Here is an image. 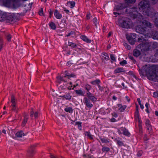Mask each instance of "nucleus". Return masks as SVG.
<instances>
[{"mask_svg": "<svg viewBox=\"0 0 158 158\" xmlns=\"http://www.w3.org/2000/svg\"><path fill=\"white\" fill-rule=\"evenodd\" d=\"M139 72L142 76L146 75L149 80L158 81V75L156 74V68L155 66L149 67L145 65L141 69H139Z\"/></svg>", "mask_w": 158, "mask_h": 158, "instance_id": "f257e3e1", "label": "nucleus"}, {"mask_svg": "<svg viewBox=\"0 0 158 158\" xmlns=\"http://www.w3.org/2000/svg\"><path fill=\"white\" fill-rule=\"evenodd\" d=\"M152 25V24L148 21L144 20L140 23V25L136 27L135 30L137 32L146 35L149 32L147 27L151 28Z\"/></svg>", "mask_w": 158, "mask_h": 158, "instance_id": "f03ea898", "label": "nucleus"}, {"mask_svg": "<svg viewBox=\"0 0 158 158\" xmlns=\"http://www.w3.org/2000/svg\"><path fill=\"white\" fill-rule=\"evenodd\" d=\"M138 6L139 10L144 12L146 10H148L150 6L148 1L144 0L140 2L138 4Z\"/></svg>", "mask_w": 158, "mask_h": 158, "instance_id": "7ed1b4c3", "label": "nucleus"}, {"mask_svg": "<svg viewBox=\"0 0 158 158\" xmlns=\"http://www.w3.org/2000/svg\"><path fill=\"white\" fill-rule=\"evenodd\" d=\"M126 13L129 14L131 16L135 18L137 16V8L134 6L127 7L125 10Z\"/></svg>", "mask_w": 158, "mask_h": 158, "instance_id": "20e7f679", "label": "nucleus"}, {"mask_svg": "<svg viewBox=\"0 0 158 158\" xmlns=\"http://www.w3.org/2000/svg\"><path fill=\"white\" fill-rule=\"evenodd\" d=\"M152 44V42L145 41L137 45V47L138 48H142V50H143L144 51H147L149 50L150 47Z\"/></svg>", "mask_w": 158, "mask_h": 158, "instance_id": "39448f33", "label": "nucleus"}, {"mask_svg": "<svg viewBox=\"0 0 158 158\" xmlns=\"http://www.w3.org/2000/svg\"><path fill=\"white\" fill-rule=\"evenodd\" d=\"M129 19H127L125 20L118 19V23L120 26L123 28H128L130 27Z\"/></svg>", "mask_w": 158, "mask_h": 158, "instance_id": "423d86ee", "label": "nucleus"}, {"mask_svg": "<svg viewBox=\"0 0 158 158\" xmlns=\"http://www.w3.org/2000/svg\"><path fill=\"white\" fill-rule=\"evenodd\" d=\"M143 13L144 14H145L151 18L153 17L156 13H155L154 10L153 8H151L150 6L148 8V10H146Z\"/></svg>", "mask_w": 158, "mask_h": 158, "instance_id": "0eeeda50", "label": "nucleus"}, {"mask_svg": "<svg viewBox=\"0 0 158 158\" xmlns=\"http://www.w3.org/2000/svg\"><path fill=\"white\" fill-rule=\"evenodd\" d=\"M18 14H9L7 16V20L10 22L16 21L18 19L17 15Z\"/></svg>", "mask_w": 158, "mask_h": 158, "instance_id": "6e6552de", "label": "nucleus"}, {"mask_svg": "<svg viewBox=\"0 0 158 158\" xmlns=\"http://www.w3.org/2000/svg\"><path fill=\"white\" fill-rule=\"evenodd\" d=\"M35 146L34 145L31 146L27 150V155L30 157H32L35 153Z\"/></svg>", "mask_w": 158, "mask_h": 158, "instance_id": "1a4fd4ad", "label": "nucleus"}, {"mask_svg": "<svg viewBox=\"0 0 158 158\" xmlns=\"http://www.w3.org/2000/svg\"><path fill=\"white\" fill-rule=\"evenodd\" d=\"M39 112L38 111H36L34 112L33 109L31 108L30 113V116L32 118L33 117L34 115L35 118V119L39 117Z\"/></svg>", "mask_w": 158, "mask_h": 158, "instance_id": "9d476101", "label": "nucleus"}, {"mask_svg": "<svg viewBox=\"0 0 158 158\" xmlns=\"http://www.w3.org/2000/svg\"><path fill=\"white\" fill-rule=\"evenodd\" d=\"M86 106L89 108H90L93 106V105L90 103V100L87 97H85L84 98Z\"/></svg>", "mask_w": 158, "mask_h": 158, "instance_id": "9b49d317", "label": "nucleus"}, {"mask_svg": "<svg viewBox=\"0 0 158 158\" xmlns=\"http://www.w3.org/2000/svg\"><path fill=\"white\" fill-rule=\"evenodd\" d=\"M121 130L123 132L122 133L119 130H118V132L119 134L123 133L124 135L127 136H130V134L125 128L122 127L121 128Z\"/></svg>", "mask_w": 158, "mask_h": 158, "instance_id": "f8f14e48", "label": "nucleus"}, {"mask_svg": "<svg viewBox=\"0 0 158 158\" xmlns=\"http://www.w3.org/2000/svg\"><path fill=\"white\" fill-rule=\"evenodd\" d=\"M126 7V5L124 4H120L115 7V9L116 11L120 10L125 9Z\"/></svg>", "mask_w": 158, "mask_h": 158, "instance_id": "ddd939ff", "label": "nucleus"}, {"mask_svg": "<svg viewBox=\"0 0 158 158\" xmlns=\"http://www.w3.org/2000/svg\"><path fill=\"white\" fill-rule=\"evenodd\" d=\"M102 59L103 61L107 60L109 59L108 54L106 53H104L102 54Z\"/></svg>", "mask_w": 158, "mask_h": 158, "instance_id": "4468645a", "label": "nucleus"}, {"mask_svg": "<svg viewBox=\"0 0 158 158\" xmlns=\"http://www.w3.org/2000/svg\"><path fill=\"white\" fill-rule=\"evenodd\" d=\"M15 135L16 136V137L21 138L25 136V134L23 131H20L16 133Z\"/></svg>", "mask_w": 158, "mask_h": 158, "instance_id": "2eb2a0df", "label": "nucleus"}, {"mask_svg": "<svg viewBox=\"0 0 158 158\" xmlns=\"http://www.w3.org/2000/svg\"><path fill=\"white\" fill-rule=\"evenodd\" d=\"M154 16V22L156 26L158 27V12L156 13Z\"/></svg>", "mask_w": 158, "mask_h": 158, "instance_id": "dca6fc26", "label": "nucleus"}, {"mask_svg": "<svg viewBox=\"0 0 158 158\" xmlns=\"http://www.w3.org/2000/svg\"><path fill=\"white\" fill-rule=\"evenodd\" d=\"M54 15L57 19H60L62 17L61 15L58 12L57 10H55Z\"/></svg>", "mask_w": 158, "mask_h": 158, "instance_id": "f3484780", "label": "nucleus"}, {"mask_svg": "<svg viewBox=\"0 0 158 158\" xmlns=\"http://www.w3.org/2000/svg\"><path fill=\"white\" fill-rule=\"evenodd\" d=\"M126 36L127 39L130 44L131 45L134 44L135 43V40L134 39L130 36H127V35H126Z\"/></svg>", "mask_w": 158, "mask_h": 158, "instance_id": "a211bd4d", "label": "nucleus"}, {"mask_svg": "<svg viewBox=\"0 0 158 158\" xmlns=\"http://www.w3.org/2000/svg\"><path fill=\"white\" fill-rule=\"evenodd\" d=\"M57 78L58 80V82L59 84H61L63 82L65 83L66 82V81L63 79V77L58 76L57 77Z\"/></svg>", "mask_w": 158, "mask_h": 158, "instance_id": "6ab92c4d", "label": "nucleus"}, {"mask_svg": "<svg viewBox=\"0 0 158 158\" xmlns=\"http://www.w3.org/2000/svg\"><path fill=\"white\" fill-rule=\"evenodd\" d=\"M16 0H3L4 4L5 6L10 5L11 2H14Z\"/></svg>", "mask_w": 158, "mask_h": 158, "instance_id": "aec40b11", "label": "nucleus"}, {"mask_svg": "<svg viewBox=\"0 0 158 158\" xmlns=\"http://www.w3.org/2000/svg\"><path fill=\"white\" fill-rule=\"evenodd\" d=\"M81 38L84 41L87 43H90L91 42V40L89 39L85 35H82L81 36Z\"/></svg>", "mask_w": 158, "mask_h": 158, "instance_id": "412c9836", "label": "nucleus"}, {"mask_svg": "<svg viewBox=\"0 0 158 158\" xmlns=\"http://www.w3.org/2000/svg\"><path fill=\"white\" fill-rule=\"evenodd\" d=\"M133 55L136 57H138L140 54V52L139 50L135 49L133 52Z\"/></svg>", "mask_w": 158, "mask_h": 158, "instance_id": "4be33fe9", "label": "nucleus"}, {"mask_svg": "<svg viewBox=\"0 0 158 158\" xmlns=\"http://www.w3.org/2000/svg\"><path fill=\"white\" fill-rule=\"evenodd\" d=\"M152 38L154 39L158 40V32L154 31L152 33Z\"/></svg>", "mask_w": 158, "mask_h": 158, "instance_id": "5701e85b", "label": "nucleus"}, {"mask_svg": "<svg viewBox=\"0 0 158 158\" xmlns=\"http://www.w3.org/2000/svg\"><path fill=\"white\" fill-rule=\"evenodd\" d=\"M121 72H124V69L121 68H118L115 70L114 73H117Z\"/></svg>", "mask_w": 158, "mask_h": 158, "instance_id": "b1692460", "label": "nucleus"}, {"mask_svg": "<svg viewBox=\"0 0 158 158\" xmlns=\"http://www.w3.org/2000/svg\"><path fill=\"white\" fill-rule=\"evenodd\" d=\"M61 98H64L66 100H70L71 98V96L69 94L60 96Z\"/></svg>", "mask_w": 158, "mask_h": 158, "instance_id": "393cba45", "label": "nucleus"}, {"mask_svg": "<svg viewBox=\"0 0 158 158\" xmlns=\"http://www.w3.org/2000/svg\"><path fill=\"white\" fill-rule=\"evenodd\" d=\"M65 75L64 76V77H67L69 79L71 77H74L75 76V75L73 74H69L67 72V71L65 72Z\"/></svg>", "mask_w": 158, "mask_h": 158, "instance_id": "a878e982", "label": "nucleus"}, {"mask_svg": "<svg viewBox=\"0 0 158 158\" xmlns=\"http://www.w3.org/2000/svg\"><path fill=\"white\" fill-rule=\"evenodd\" d=\"M115 141L120 146H123L124 145V143H123L122 141L119 140L118 139V138H116L115 139Z\"/></svg>", "mask_w": 158, "mask_h": 158, "instance_id": "bb28decb", "label": "nucleus"}, {"mask_svg": "<svg viewBox=\"0 0 158 158\" xmlns=\"http://www.w3.org/2000/svg\"><path fill=\"white\" fill-rule=\"evenodd\" d=\"M85 135L87 136L89 139H93V136L90 134L89 132L87 131L85 132Z\"/></svg>", "mask_w": 158, "mask_h": 158, "instance_id": "cd10ccee", "label": "nucleus"}, {"mask_svg": "<svg viewBox=\"0 0 158 158\" xmlns=\"http://www.w3.org/2000/svg\"><path fill=\"white\" fill-rule=\"evenodd\" d=\"M67 4H69L70 5V8H73L75 6V3L74 1H71L68 2Z\"/></svg>", "mask_w": 158, "mask_h": 158, "instance_id": "c85d7f7f", "label": "nucleus"}, {"mask_svg": "<svg viewBox=\"0 0 158 158\" xmlns=\"http://www.w3.org/2000/svg\"><path fill=\"white\" fill-rule=\"evenodd\" d=\"M100 82V81L99 79H97L95 80L92 81L91 83L94 85H98L99 84Z\"/></svg>", "mask_w": 158, "mask_h": 158, "instance_id": "c756f323", "label": "nucleus"}, {"mask_svg": "<svg viewBox=\"0 0 158 158\" xmlns=\"http://www.w3.org/2000/svg\"><path fill=\"white\" fill-rule=\"evenodd\" d=\"M16 104L11 105V110H12L16 111V112L17 113L19 110V108L16 107Z\"/></svg>", "mask_w": 158, "mask_h": 158, "instance_id": "7c9ffc66", "label": "nucleus"}, {"mask_svg": "<svg viewBox=\"0 0 158 158\" xmlns=\"http://www.w3.org/2000/svg\"><path fill=\"white\" fill-rule=\"evenodd\" d=\"M75 91L76 94L82 96H84V92L81 89L76 90Z\"/></svg>", "mask_w": 158, "mask_h": 158, "instance_id": "2f4dec72", "label": "nucleus"}, {"mask_svg": "<svg viewBox=\"0 0 158 158\" xmlns=\"http://www.w3.org/2000/svg\"><path fill=\"white\" fill-rule=\"evenodd\" d=\"M88 98L89 99V100H91V101L94 102H96L97 100V98L93 95L91 96Z\"/></svg>", "mask_w": 158, "mask_h": 158, "instance_id": "473e14b6", "label": "nucleus"}, {"mask_svg": "<svg viewBox=\"0 0 158 158\" xmlns=\"http://www.w3.org/2000/svg\"><path fill=\"white\" fill-rule=\"evenodd\" d=\"M11 102L12 103V105L16 104L15 97L13 95H12L11 96Z\"/></svg>", "mask_w": 158, "mask_h": 158, "instance_id": "72a5a7b5", "label": "nucleus"}, {"mask_svg": "<svg viewBox=\"0 0 158 158\" xmlns=\"http://www.w3.org/2000/svg\"><path fill=\"white\" fill-rule=\"evenodd\" d=\"M64 110L67 112H69V113H72L73 111V109L72 107H67L65 108Z\"/></svg>", "mask_w": 158, "mask_h": 158, "instance_id": "f704fd0d", "label": "nucleus"}, {"mask_svg": "<svg viewBox=\"0 0 158 158\" xmlns=\"http://www.w3.org/2000/svg\"><path fill=\"white\" fill-rule=\"evenodd\" d=\"M50 27L52 29L54 30L56 29V27L55 24L52 22H51L49 24Z\"/></svg>", "mask_w": 158, "mask_h": 158, "instance_id": "c9c22d12", "label": "nucleus"}, {"mask_svg": "<svg viewBox=\"0 0 158 158\" xmlns=\"http://www.w3.org/2000/svg\"><path fill=\"white\" fill-rule=\"evenodd\" d=\"M28 118L27 117H25L22 123V125L24 127L25 125L28 120Z\"/></svg>", "mask_w": 158, "mask_h": 158, "instance_id": "e433bc0d", "label": "nucleus"}, {"mask_svg": "<svg viewBox=\"0 0 158 158\" xmlns=\"http://www.w3.org/2000/svg\"><path fill=\"white\" fill-rule=\"evenodd\" d=\"M68 45L74 48L77 47V45L73 43L68 42Z\"/></svg>", "mask_w": 158, "mask_h": 158, "instance_id": "4c0bfd02", "label": "nucleus"}, {"mask_svg": "<svg viewBox=\"0 0 158 158\" xmlns=\"http://www.w3.org/2000/svg\"><path fill=\"white\" fill-rule=\"evenodd\" d=\"M6 36L7 40L8 41H10L11 38V35L10 34H6Z\"/></svg>", "mask_w": 158, "mask_h": 158, "instance_id": "58836bf2", "label": "nucleus"}, {"mask_svg": "<svg viewBox=\"0 0 158 158\" xmlns=\"http://www.w3.org/2000/svg\"><path fill=\"white\" fill-rule=\"evenodd\" d=\"M127 107V106L124 105L123 106H121L119 109V110L121 112H123L126 108Z\"/></svg>", "mask_w": 158, "mask_h": 158, "instance_id": "ea45409f", "label": "nucleus"}, {"mask_svg": "<svg viewBox=\"0 0 158 158\" xmlns=\"http://www.w3.org/2000/svg\"><path fill=\"white\" fill-rule=\"evenodd\" d=\"M110 150V148L107 147H104L102 148V151L103 152H107Z\"/></svg>", "mask_w": 158, "mask_h": 158, "instance_id": "a19ab883", "label": "nucleus"}, {"mask_svg": "<svg viewBox=\"0 0 158 158\" xmlns=\"http://www.w3.org/2000/svg\"><path fill=\"white\" fill-rule=\"evenodd\" d=\"M100 139L102 142V143H109V141L107 139H105L104 138H100Z\"/></svg>", "mask_w": 158, "mask_h": 158, "instance_id": "79ce46f5", "label": "nucleus"}, {"mask_svg": "<svg viewBox=\"0 0 158 158\" xmlns=\"http://www.w3.org/2000/svg\"><path fill=\"white\" fill-rule=\"evenodd\" d=\"M81 123L79 122H77L75 123L76 125H78V128L80 129H81Z\"/></svg>", "mask_w": 158, "mask_h": 158, "instance_id": "37998d69", "label": "nucleus"}, {"mask_svg": "<svg viewBox=\"0 0 158 158\" xmlns=\"http://www.w3.org/2000/svg\"><path fill=\"white\" fill-rule=\"evenodd\" d=\"M127 3H132L135 2L136 0H124Z\"/></svg>", "mask_w": 158, "mask_h": 158, "instance_id": "c03bdc74", "label": "nucleus"}, {"mask_svg": "<svg viewBox=\"0 0 158 158\" xmlns=\"http://www.w3.org/2000/svg\"><path fill=\"white\" fill-rule=\"evenodd\" d=\"M91 88V86H90V85L88 84H87L85 85V89L87 91H89L90 89Z\"/></svg>", "mask_w": 158, "mask_h": 158, "instance_id": "a18cd8bd", "label": "nucleus"}, {"mask_svg": "<svg viewBox=\"0 0 158 158\" xmlns=\"http://www.w3.org/2000/svg\"><path fill=\"white\" fill-rule=\"evenodd\" d=\"M39 14L40 16H44L45 15L43 13V8H41L40 10L39 11Z\"/></svg>", "mask_w": 158, "mask_h": 158, "instance_id": "49530a36", "label": "nucleus"}, {"mask_svg": "<svg viewBox=\"0 0 158 158\" xmlns=\"http://www.w3.org/2000/svg\"><path fill=\"white\" fill-rule=\"evenodd\" d=\"M92 95V94L90 93L89 91H87L86 92V96L87 97V98H88L90 97Z\"/></svg>", "mask_w": 158, "mask_h": 158, "instance_id": "de8ad7c7", "label": "nucleus"}, {"mask_svg": "<svg viewBox=\"0 0 158 158\" xmlns=\"http://www.w3.org/2000/svg\"><path fill=\"white\" fill-rule=\"evenodd\" d=\"M142 150H140L138 152L137 154V156H140L142 155Z\"/></svg>", "mask_w": 158, "mask_h": 158, "instance_id": "09e8293b", "label": "nucleus"}, {"mask_svg": "<svg viewBox=\"0 0 158 158\" xmlns=\"http://www.w3.org/2000/svg\"><path fill=\"white\" fill-rule=\"evenodd\" d=\"M127 64V61L125 60H123L122 61H121L120 63V64L122 65H123L124 64Z\"/></svg>", "mask_w": 158, "mask_h": 158, "instance_id": "8fccbe9b", "label": "nucleus"}, {"mask_svg": "<svg viewBox=\"0 0 158 158\" xmlns=\"http://www.w3.org/2000/svg\"><path fill=\"white\" fill-rule=\"evenodd\" d=\"M7 15H6L5 14H3L2 15L1 18H2V20H4V19H7Z\"/></svg>", "mask_w": 158, "mask_h": 158, "instance_id": "3c124183", "label": "nucleus"}, {"mask_svg": "<svg viewBox=\"0 0 158 158\" xmlns=\"http://www.w3.org/2000/svg\"><path fill=\"white\" fill-rule=\"evenodd\" d=\"M153 96L154 98H157L158 97V92H154Z\"/></svg>", "mask_w": 158, "mask_h": 158, "instance_id": "603ef678", "label": "nucleus"}, {"mask_svg": "<svg viewBox=\"0 0 158 158\" xmlns=\"http://www.w3.org/2000/svg\"><path fill=\"white\" fill-rule=\"evenodd\" d=\"M110 57L111 59L114 61H115L116 59L115 57H114V56L113 54H111L110 55Z\"/></svg>", "mask_w": 158, "mask_h": 158, "instance_id": "864d4df0", "label": "nucleus"}, {"mask_svg": "<svg viewBox=\"0 0 158 158\" xmlns=\"http://www.w3.org/2000/svg\"><path fill=\"white\" fill-rule=\"evenodd\" d=\"M129 58L134 63H135L136 62V60L134 59V57L133 56H129Z\"/></svg>", "mask_w": 158, "mask_h": 158, "instance_id": "5fc2aeb1", "label": "nucleus"}, {"mask_svg": "<svg viewBox=\"0 0 158 158\" xmlns=\"http://www.w3.org/2000/svg\"><path fill=\"white\" fill-rule=\"evenodd\" d=\"M124 46H125L126 48L127 49H130L131 48V47L130 45H128L126 43H125L124 44Z\"/></svg>", "mask_w": 158, "mask_h": 158, "instance_id": "6e6d98bb", "label": "nucleus"}, {"mask_svg": "<svg viewBox=\"0 0 158 158\" xmlns=\"http://www.w3.org/2000/svg\"><path fill=\"white\" fill-rule=\"evenodd\" d=\"M135 116L136 118L139 117V113L138 110H136L135 112Z\"/></svg>", "mask_w": 158, "mask_h": 158, "instance_id": "4d7b16f0", "label": "nucleus"}, {"mask_svg": "<svg viewBox=\"0 0 158 158\" xmlns=\"http://www.w3.org/2000/svg\"><path fill=\"white\" fill-rule=\"evenodd\" d=\"M158 0H150L151 3L152 4H155L157 2Z\"/></svg>", "mask_w": 158, "mask_h": 158, "instance_id": "13d9d810", "label": "nucleus"}, {"mask_svg": "<svg viewBox=\"0 0 158 158\" xmlns=\"http://www.w3.org/2000/svg\"><path fill=\"white\" fill-rule=\"evenodd\" d=\"M146 125V126L147 127V129L148 130H149L150 131H151L152 129V128L151 127V125L150 124L148 126V125Z\"/></svg>", "mask_w": 158, "mask_h": 158, "instance_id": "bf43d9fd", "label": "nucleus"}, {"mask_svg": "<svg viewBox=\"0 0 158 158\" xmlns=\"http://www.w3.org/2000/svg\"><path fill=\"white\" fill-rule=\"evenodd\" d=\"M93 21L94 23L95 26L96 27H97V26L96 23L97 22V19H96V18H94L93 19Z\"/></svg>", "mask_w": 158, "mask_h": 158, "instance_id": "052dcab7", "label": "nucleus"}, {"mask_svg": "<svg viewBox=\"0 0 158 158\" xmlns=\"http://www.w3.org/2000/svg\"><path fill=\"white\" fill-rule=\"evenodd\" d=\"M145 124L146 125H148L150 124V122L149 119H147L146 120Z\"/></svg>", "mask_w": 158, "mask_h": 158, "instance_id": "680f3d73", "label": "nucleus"}, {"mask_svg": "<svg viewBox=\"0 0 158 158\" xmlns=\"http://www.w3.org/2000/svg\"><path fill=\"white\" fill-rule=\"evenodd\" d=\"M49 17L51 18L52 15L53 14V12L51 10V9H50L49 10Z\"/></svg>", "mask_w": 158, "mask_h": 158, "instance_id": "e2e57ef3", "label": "nucleus"}, {"mask_svg": "<svg viewBox=\"0 0 158 158\" xmlns=\"http://www.w3.org/2000/svg\"><path fill=\"white\" fill-rule=\"evenodd\" d=\"M144 39L143 38H142V37L139 38L138 39V41L139 42H142L143 41H144Z\"/></svg>", "mask_w": 158, "mask_h": 158, "instance_id": "0e129e2a", "label": "nucleus"}, {"mask_svg": "<svg viewBox=\"0 0 158 158\" xmlns=\"http://www.w3.org/2000/svg\"><path fill=\"white\" fill-rule=\"evenodd\" d=\"M143 139L144 141H147L148 139L147 137V136L146 134L144 135Z\"/></svg>", "mask_w": 158, "mask_h": 158, "instance_id": "69168bd1", "label": "nucleus"}, {"mask_svg": "<svg viewBox=\"0 0 158 158\" xmlns=\"http://www.w3.org/2000/svg\"><path fill=\"white\" fill-rule=\"evenodd\" d=\"M98 86L99 88V89L101 91L103 90V88L99 84L98 85Z\"/></svg>", "mask_w": 158, "mask_h": 158, "instance_id": "338daca9", "label": "nucleus"}, {"mask_svg": "<svg viewBox=\"0 0 158 158\" xmlns=\"http://www.w3.org/2000/svg\"><path fill=\"white\" fill-rule=\"evenodd\" d=\"M50 158H57L55 156H54L53 155H52L51 154L50 155Z\"/></svg>", "mask_w": 158, "mask_h": 158, "instance_id": "774afa93", "label": "nucleus"}]
</instances>
